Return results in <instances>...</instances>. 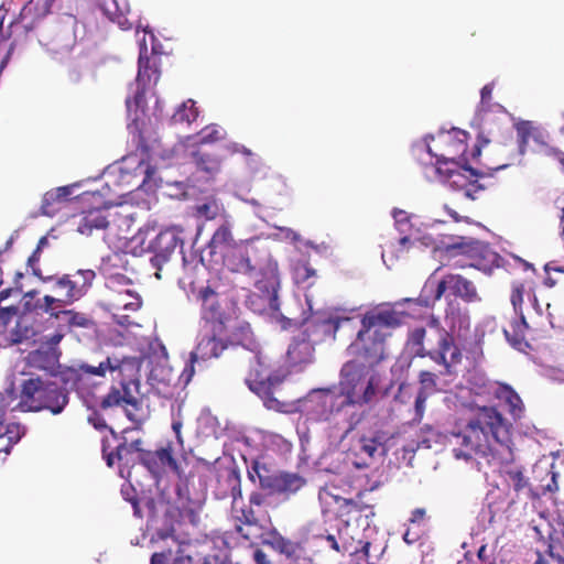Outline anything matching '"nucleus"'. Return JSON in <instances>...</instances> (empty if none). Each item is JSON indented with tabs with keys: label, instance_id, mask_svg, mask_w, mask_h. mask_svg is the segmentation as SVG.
<instances>
[{
	"label": "nucleus",
	"instance_id": "obj_1",
	"mask_svg": "<svg viewBox=\"0 0 564 564\" xmlns=\"http://www.w3.org/2000/svg\"><path fill=\"white\" fill-rule=\"evenodd\" d=\"M449 442L454 457L466 463L513 460L511 424L494 406L479 408L463 427L452 432Z\"/></svg>",
	"mask_w": 564,
	"mask_h": 564
},
{
	"label": "nucleus",
	"instance_id": "obj_2",
	"mask_svg": "<svg viewBox=\"0 0 564 564\" xmlns=\"http://www.w3.org/2000/svg\"><path fill=\"white\" fill-rule=\"evenodd\" d=\"M412 154L425 167L430 181L440 182L470 200L477 199L487 188L484 181L489 175L471 165L481 154L479 143H473L470 150L465 148L458 156L438 154L430 143H414Z\"/></svg>",
	"mask_w": 564,
	"mask_h": 564
},
{
	"label": "nucleus",
	"instance_id": "obj_3",
	"mask_svg": "<svg viewBox=\"0 0 564 564\" xmlns=\"http://www.w3.org/2000/svg\"><path fill=\"white\" fill-rule=\"evenodd\" d=\"M223 258L228 270L252 278L260 299L271 313L280 315L279 268L267 245L259 240L243 241L224 251Z\"/></svg>",
	"mask_w": 564,
	"mask_h": 564
},
{
	"label": "nucleus",
	"instance_id": "obj_4",
	"mask_svg": "<svg viewBox=\"0 0 564 564\" xmlns=\"http://www.w3.org/2000/svg\"><path fill=\"white\" fill-rule=\"evenodd\" d=\"M379 381L376 370L360 360L352 359L343 365L336 386V397L344 411L343 440L364 421L366 412L362 408L376 400Z\"/></svg>",
	"mask_w": 564,
	"mask_h": 564
},
{
	"label": "nucleus",
	"instance_id": "obj_5",
	"mask_svg": "<svg viewBox=\"0 0 564 564\" xmlns=\"http://www.w3.org/2000/svg\"><path fill=\"white\" fill-rule=\"evenodd\" d=\"M8 399L11 400V411L40 412L50 411L52 414H61L69 402L65 388L57 382L30 377L20 384L19 394L13 389H7Z\"/></svg>",
	"mask_w": 564,
	"mask_h": 564
},
{
	"label": "nucleus",
	"instance_id": "obj_6",
	"mask_svg": "<svg viewBox=\"0 0 564 564\" xmlns=\"http://www.w3.org/2000/svg\"><path fill=\"white\" fill-rule=\"evenodd\" d=\"M344 426L340 427V432ZM348 435L341 438L339 434L340 453L345 455L347 465H351L356 469H366L375 463L382 460L389 451V435L384 431H372L362 434Z\"/></svg>",
	"mask_w": 564,
	"mask_h": 564
},
{
	"label": "nucleus",
	"instance_id": "obj_7",
	"mask_svg": "<svg viewBox=\"0 0 564 564\" xmlns=\"http://www.w3.org/2000/svg\"><path fill=\"white\" fill-rule=\"evenodd\" d=\"M248 475L252 481H256V477L258 478L260 487L268 492V496H276L281 501H288L306 485L305 478L296 473H271L258 462H254Z\"/></svg>",
	"mask_w": 564,
	"mask_h": 564
},
{
	"label": "nucleus",
	"instance_id": "obj_8",
	"mask_svg": "<svg viewBox=\"0 0 564 564\" xmlns=\"http://www.w3.org/2000/svg\"><path fill=\"white\" fill-rule=\"evenodd\" d=\"M297 410L313 422H326L335 416L344 420V411L336 397V386L312 389L297 401Z\"/></svg>",
	"mask_w": 564,
	"mask_h": 564
},
{
	"label": "nucleus",
	"instance_id": "obj_9",
	"mask_svg": "<svg viewBox=\"0 0 564 564\" xmlns=\"http://www.w3.org/2000/svg\"><path fill=\"white\" fill-rule=\"evenodd\" d=\"M433 273L425 282L422 292L417 299L420 305L430 306L438 301L444 292L449 289L454 295L464 299L467 302H474L478 299L477 291L473 282L458 274H448L441 281L434 279Z\"/></svg>",
	"mask_w": 564,
	"mask_h": 564
},
{
	"label": "nucleus",
	"instance_id": "obj_10",
	"mask_svg": "<svg viewBox=\"0 0 564 564\" xmlns=\"http://www.w3.org/2000/svg\"><path fill=\"white\" fill-rule=\"evenodd\" d=\"M527 299L529 303L524 307V286L522 284L514 285L511 294V303L513 311L520 321L511 324L513 332L512 336L508 329L503 330L507 340L519 350H521L523 346H527V343L524 341V333L529 328L527 315H530L531 312L536 316L542 315V308L536 296L533 293L528 292Z\"/></svg>",
	"mask_w": 564,
	"mask_h": 564
},
{
	"label": "nucleus",
	"instance_id": "obj_11",
	"mask_svg": "<svg viewBox=\"0 0 564 564\" xmlns=\"http://www.w3.org/2000/svg\"><path fill=\"white\" fill-rule=\"evenodd\" d=\"M389 335L390 333H378L361 325L356 339L348 346L347 352L373 368L384 358V341Z\"/></svg>",
	"mask_w": 564,
	"mask_h": 564
},
{
	"label": "nucleus",
	"instance_id": "obj_12",
	"mask_svg": "<svg viewBox=\"0 0 564 564\" xmlns=\"http://www.w3.org/2000/svg\"><path fill=\"white\" fill-rule=\"evenodd\" d=\"M139 394V380L121 381L119 387H112L108 394L101 400L100 409L108 411L112 408H120L131 422L140 424L142 419L137 414L139 404L137 397Z\"/></svg>",
	"mask_w": 564,
	"mask_h": 564
},
{
	"label": "nucleus",
	"instance_id": "obj_13",
	"mask_svg": "<svg viewBox=\"0 0 564 564\" xmlns=\"http://www.w3.org/2000/svg\"><path fill=\"white\" fill-rule=\"evenodd\" d=\"M124 362L116 357H107L106 360L101 361L98 366H89L83 364L79 368H70L63 375V380L66 384L70 383L72 388L78 392H84L88 380L91 377L104 378L107 371L122 372Z\"/></svg>",
	"mask_w": 564,
	"mask_h": 564
},
{
	"label": "nucleus",
	"instance_id": "obj_14",
	"mask_svg": "<svg viewBox=\"0 0 564 564\" xmlns=\"http://www.w3.org/2000/svg\"><path fill=\"white\" fill-rule=\"evenodd\" d=\"M433 326L437 333V345L435 348L427 350L426 356L444 368L441 375H451L453 368L462 360V351L448 330L438 328L437 322L435 321L433 322Z\"/></svg>",
	"mask_w": 564,
	"mask_h": 564
},
{
	"label": "nucleus",
	"instance_id": "obj_15",
	"mask_svg": "<svg viewBox=\"0 0 564 564\" xmlns=\"http://www.w3.org/2000/svg\"><path fill=\"white\" fill-rule=\"evenodd\" d=\"M63 337L64 334L62 332L45 336V341L37 349L29 352L26 357L28 364L33 368L54 373L59 367L61 351L58 344Z\"/></svg>",
	"mask_w": 564,
	"mask_h": 564
},
{
	"label": "nucleus",
	"instance_id": "obj_16",
	"mask_svg": "<svg viewBox=\"0 0 564 564\" xmlns=\"http://www.w3.org/2000/svg\"><path fill=\"white\" fill-rule=\"evenodd\" d=\"M180 234L181 230L176 227L167 228L160 231L149 245V250L153 253L151 263L158 270L155 272L158 279L161 278L160 270L162 265L170 260L177 247L182 248L183 240Z\"/></svg>",
	"mask_w": 564,
	"mask_h": 564
},
{
	"label": "nucleus",
	"instance_id": "obj_17",
	"mask_svg": "<svg viewBox=\"0 0 564 564\" xmlns=\"http://www.w3.org/2000/svg\"><path fill=\"white\" fill-rule=\"evenodd\" d=\"M226 349L224 341L213 333H205L198 337L195 350L191 352L189 362L185 366L182 377L185 383L189 382L195 373V364L217 358Z\"/></svg>",
	"mask_w": 564,
	"mask_h": 564
},
{
	"label": "nucleus",
	"instance_id": "obj_18",
	"mask_svg": "<svg viewBox=\"0 0 564 564\" xmlns=\"http://www.w3.org/2000/svg\"><path fill=\"white\" fill-rule=\"evenodd\" d=\"M305 301L308 307V313L304 311L302 313L301 318H286L282 315V313L279 311L280 315H275L274 313H271L274 318H281L286 322L289 326L292 324L304 326V325H312L316 328L317 332H319L324 336H335V333L339 328L341 319L338 317H325L323 314L315 312L313 313V304L312 299L308 295H305Z\"/></svg>",
	"mask_w": 564,
	"mask_h": 564
},
{
	"label": "nucleus",
	"instance_id": "obj_19",
	"mask_svg": "<svg viewBox=\"0 0 564 564\" xmlns=\"http://www.w3.org/2000/svg\"><path fill=\"white\" fill-rule=\"evenodd\" d=\"M137 429H124L122 431L121 437H118L117 434L112 429H110V432L115 438L119 440L118 445L116 446L115 452H107L106 443L102 444V455L104 458L107 462V465L111 467L115 463V459H117L120 464L119 474L122 478H129L130 477V470H127V474L124 471V468H129L130 466H133L135 463L139 462V458L142 453H137L133 449L129 448L128 445V434L137 432Z\"/></svg>",
	"mask_w": 564,
	"mask_h": 564
},
{
	"label": "nucleus",
	"instance_id": "obj_20",
	"mask_svg": "<svg viewBox=\"0 0 564 564\" xmlns=\"http://www.w3.org/2000/svg\"><path fill=\"white\" fill-rule=\"evenodd\" d=\"M109 260H111V257H108L107 259L104 258L102 264L100 268L102 273L106 276V286L109 290L117 292L118 295L124 294L126 296L132 299L131 302L122 303L123 311H131V312L138 311L142 305V300H141L140 294L130 288L132 285V281L129 278H127L126 275H123L121 273H111L108 271V269L106 268V262Z\"/></svg>",
	"mask_w": 564,
	"mask_h": 564
},
{
	"label": "nucleus",
	"instance_id": "obj_21",
	"mask_svg": "<svg viewBox=\"0 0 564 564\" xmlns=\"http://www.w3.org/2000/svg\"><path fill=\"white\" fill-rule=\"evenodd\" d=\"M340 524L341 527H338V536L327 534L325 538L329 547L338 553H348L349 555H355L358 558H367L370 543L358 541V545H354V538L347 534L349 524L344 521H341Z\"/></svg>",
	"mask_w": 564,
	"mask_h": 564
},
{
	"label": "nucleus",
	"instance_id": "obj_22",
	"mask_svg": "<svg viewBox=\"0 0 564 564\" xmlns=\"http://www.w3.org/2000/svg\"><path fill=\"white\" fill-rule=\"evenodd\" d=\"M147 86L137 84V90L132 98H127L126 105L129 116L133 115L131 122L128 123V131L133 141L144 140V90Z\"/></svg>",
	"mask_w": 564,
	"mask_h": 564
},
{
	"label": "nucleus",
	"instance_id": "obj_23",
	"mask_svg": "<svg viewBox=\"0 0 564 564\" xmlns=\"http://www.w3.org/2000/svg\"><path fill=\"white\" fill-rule=\"evenodd\" d=\"M12 402L8 399V394L0 393V441H3V445L0 446V453L4 452L7 455L11 452V448L17 444L21 437L25 434V427L21 424H4L6 410L11 409Z\"/></svg>",
	"mask_w": 564,
	"mask_h": 564
},
{
	"label": "nucleus",
	"instance_id": "obj_24",
	"mask_svg": "<svg viewBox=\"0 0 564 564\" xmlns=\"http://www.w3.org/2000/svg\"><path fill=\"white\" fill-rule=\"evenodd\" d=\"M51 282L53 283L51 288L53 294L51 297L63 300V302L55 304L57 308L72 305L84 296V289L79 286V281L72 280L69 275L54 276V280Z\"/></svg>",
	"mask_w": 564,
	"mask_h": 564
},
{
	"label": "nucleus",
	"instance_id": "obj_25",
	"mask_svg": "<svg viewBox=\"0 0 564 564\" xmlns=\"http://www.w3.org/2000/svg\"><path fill=\"white\" fill-rule=\"evenodd\" d=\"M148 383L160 397L171 398L174 393V376L172 369L164 365H155L148 376Z\"/></svg>",
	"mask_w": 564,
	"mask_h": 564
},
{
	"label": "nucleus",
	"instance_id": "obj_26",
	"mask_svg": "<svg viewBox=\"0 0 564 564\" xmlns=\"http://www.w3.org/2000/svg\"><path fill=\"white\" fill-rule=\"evenodd\" d=\"M361 325L378 333H389V328L400 325L398 314L390 308H379L365 314Z\"/></svg>",
	"mask_w": 564,
	"mask_h": 564
},
{
	"label": "nucleus",
	"instance_id": "obj_27",
	"mask_svg": "<svg viewBox=\"0 0 564 564\" xmlns=\"http://www.w3.org/2000/svg\"><path fill=\"white\" fill-rule=\"evenodd\" d=\"M160 78L159 58L148 56V47L143 45L140 47L138 59V75L135 78L137 84L143 86L155 85Z\"/></svg>",
	"mask_w": 564,
	"mask_h": 564
},
{
	"label": "nucleus",
	"instance_id": "obj_28",
	"mask_svg": "<svg viewBox=\"0 0 564 564\" xmlns=\"http://www.w3.org/2000/svg\"><path fill=\"white\" fill-rule=\"evenodd\" d=\"M104 14L123 30H130L134 21L130 18L131 11L128 0H110L101 6Z\"/></svg>",
	"mask_w": 564,
	"mask_h": 564
},
{
	"label": "nucleus",
	"instance_id": "obj_29",
	"mask_svg": "<svg viewBox=\"0 0 564 564\" xmlns=\"http://www.w3.org/2000/svg\"><path fill=\"white\" fill-rule=\"evenodd\" d=\"M79 184L75 183L72 185L61 186L55 189L48 191L44 194L42 200V214L53 217L59 208V205L67 202L68 197L74 193V189Z\"/></svg>",
	"mask_w": 564,
	"mask_h": 564
},
{
	"label": "nucleus",
	"instance_id": "obj_30",
	"mask_svg": "<svg viewBox=\"0 0 564 564\" xmlns=\"http://www.w3.org/2000/svg\"><path fill=\"white\" fill-rule=\"evenodd\" d=\"M444 249L447 252L466 254L470 258L485 257L487 252V246L484 242L462 236L453 238L452 242L444 245Z\"/></svg>",
	"mask_w": 564,
	"mask_h": 564
},
{
	"label": "nucleus",
	"instance_id": "obj_31",
	"mask_svg": "<svg viewBox=\"0 0 564 564\" xmlns=\"http://www.w3.org/2000/svg\"><path fill=\"white\" fill-rule=\"evenodd\" d=\"M39 291L32 290L24 294V307L26 311L35 312L36 314H47L53 318V313L56 312L57 307L55 304L63 302V300L51 297V295H44L37 297Z\"/></svg>",
	"mask_w": 564,
	"mask_h": 564
},
{
	"label": "nucleus",
	"instance_id": "obj_32",
	"mask_svg": "<svg viewBox=\"0 0 564 564\" xmlns=\"http://www.w3.org/2000/svg\"><path fill=\"white\" fill-rule=\"evenodd\" d=\"M106 209L94 208L83 213L78 223L77 231L85 236H90L93 231L106 229L109 225Z\"/></svg>",
	"mask_w": 564,
	"mask_h": 564
},
{
	"label": "nucleus",
	"instance_id": "obj_33",
	"mask_svg": "<svg viewBox=\"0 0 564 564\" xmlns=\"http://www.w3.org/2000/svg\"><path fill=\"white\" fill-rule=\"evenodd\" d=\"M314 347L310 339H294L288 348V358L292 365L308 364L313 359Z\"/></svg>",
	"mask_w": 564,
	"mask_h": 564
},
{
	"label": "nucleus",
	"instance_id": "obj_34",
	"mask_svg": "<svg viewBox=\"0 0 564 564\" xmlns=\"http://www.w3.org/2000/svg\"><path fill=\"white\" fill-rule=\"evenodd\" d=\"M35 336L36 330L32 324L25 317H20L15 326L9 330L7 340L10 345L31 344Z\"/></svg>",
	"mask_w": 564,
	"mask_h": 564
},
{
	"label": "nucleus",
	"instance_id": "obj_35",
	"mask_svg": "<svg viewBox=\"0 0 564 564\" xmlns=\"http://www.w3.org/2000/svg\"><path fill=\"white\" fill-rule=\"evenodd\" d=\"M53 318L58 322L59 328L64 326L69 329L75 327L86 328L91 324L90 318L86 314L66 310V307L57 308L56 312L53 313Z\"/></svg>",
	"mask_w": 564,
	"mask_h": 564
},
{
	"label": "nucleus",
	"instance_id": "obj_36",
	"mask_svg": "<svg viewBox=\"0 0 564 564\" xmlns=\"http://www.w3.org/2000/svg\"><path fill=\"white\" fill-rule=\"evenodd\" d=\"M496 397L506 403L509 408V413L514 420L521 417L523 413V403L518 393L509 386L501 384L496 390Z\"/></svg>",
	"mask_w": 564,
	"mask_h": 564
},
{
	"label": "nucleus",
	"instance_id": "obj_37",
	"mask_svg": "<svg viewBox=\"0 0 564 564\" xmlns=\"http://www.w3.org/2000/svg\"><path fill=\"white\" fill-rule=\"evenodd\" d=\"M513 127L519 141H541L545 137L543 127L535 121L518 119Z\"/></svg>",
	"mask_w": 564,
	"mask_h": 564
},
{
	"label": "nucleus",
	"instance_id": "obj_38",
	"mask_svg": "<svg viewBox=\"0 0 564 564\" xmlns=\"http://www.w3.org/2000/svg\"><path fill=\"white\" fill-rule=\"evenodd\" d=\"M249 388L262 400L269 410L282 411V403L273 395L271 384L263 380L249 382Z\"/></svg>",
	"mask_w": 564,
	"mask_h": 564
},
{
	"label": "nucleus",
	"instance_id": "obj_39",
	"mask_svg": "<svg viewBox=\"0 0 564 564\" xmlns=\"http://www.w3.org/2000/svg\"><path fill=\"white\" fill-rule=\"evenodd\" d=\"M234 152L241 153L245 156L246 163L250 170V173L254 177L265 178L269 174V167L262 163L261 159L252 153L249 149L243 145L236 147Z\"/></svg>",
	"mask_w": 564,
	"mask_h": 564
},
{
	"label": "nucleus",
	"instance_id": "obj_40",
	"mask_svg": "<svg viewBox=\"0 0 564 564\" xmlns=\"http://www.w3.org/2000/svg\"><path fill=\"white\" fill-rule=\"evenodd\" d=\"M198 296L206 318L216 319L220 316V306L217 302V294L209 286L199 290Z\"/></svg>",
	"mask_w": 564,
	"mask_h": 564
},
{
	"label": "nucleus",
	"instance_id": "obj_41",
	"mask_svg": "<svg viewBox=\"0 0 564 564\" xmlns=\"http://www.w3.org/2000/svg\"><path fill=\"white\" fill-rule=\"evenodd\" d=\"M445 324L452 335L457 334L459 336L463 330L469 328L470 322L467 314L452 307L446 312Z\"/></svg>",
	"mask_w": 564,
	"mask_h": 564
},
{
	"label": "nucleus",
	"instance_id": "obj_42",
	"mask_svg": "<svg viewBox=\"0 0 564 564\" xmlns=\"http://www.w3.org/2000/svg\"><path fill=\"white\" fill-rule=\"evenodd\" d=\"M237 519L245 525H237V532L246 540H251L258 531V519L252 509H242Z\"/></svg>",
	"mask_w": 564,
	"mask_h": 564
},
{
	"label": "nucleus",
	"instance_id": "obj_43",
	"mask_svg": "<svg viewBox=\"0 0 564 564\" xmlns=\"http://www.w3.org/2000/svg\"><path fill=\"white\" fill-rule=\"evenodd\" d=\"M198 109L193 99H188L184 101L176 111L171 117V122L174 124L177 123H187L195 121L198 117Z\"/></svg>",
	"mask_w": 564,
	"mask_h": 564
},
{
	"label": "nucleus",
	"instance_id": "obj_44",
	"mask_svg": "<svg viewBox=\"0 0 564 564\" xmlns=\"http://www.w3.org/2000/svg\"><path fill=\"white\" fill-rule=\"evenodd\" d=\"M527 143H502V152L508 154L506 163L495 167V171H501L513 164H520L524 155Z\"/></svg>",
	"mask_w": 564,
	"mask_h": 564
},
{
	"label": "nucleus",
	"instance_id": "obj_45",
	"mask_svg": "<svg viewBox=\"0 0 564 564\" xmlns=\"http://www.w3.org/2000/svg\"><path fill=\"white\" fill-rule=\"evenodd\" d=\"M392 217L394 219L397 230L404 235L399 239V243L400 246L405 247L410 242V237L406 235L411 228L410 216L405 210L394 208L392 210Z\"/></svg>",
	"mask_w": 564,
	"mask_h": 564
},
{
	"label": "nucleus",
	"instance_id": "obj_46",
	"mask_svg": "<svg viewBox=\"0 0 564 564\" xmlns=\"http://www.w3.org/2000/svg\"><path fill=\"white\" fill-rule=\"evenodd\" d=\"M513 489L516 492H527L528 497H532L529 479L524 477L523 471L519 468L512 467L506 470Z\"/></svg>",
	"mask_w": 564,
	"mask_h": 564
},
{
	"label": "nucleus",
	"instance_id": "obj_47",
	"mask_svg": "<svg viewBox=\"0 0 564 564\" xmlns=\"http://www.w3.org/2000/svg\"><path fill=\"white\" fill-rule=\"evenodd\" d=\"M232 240V235L230 227L227 224H223L218 227V229L214 232L209 247L214 250L224 249L228 250L231 246H229Z\"/></svg>",
	"mask_w": 564,
	"mask_h": 564
},
{
	"label": "nucleus",
	"instance_id": "obj_48",
	"mask_svg": "<svg viewBox=\"0 0 564 564\" xmlns=\"http://www.w3.org/2000/svg\"><path fill=\"white\" fill-rule=\"evenodd\" d=\"M425 329L423 327H416L412 329L409 334L408 344L411 347V349L421 357L426 356V351L423 347V340L425 337Z\"/></svg>",
	"mask_w": 564,
	"mask_h": 564
},
{
	"label": "nucleus",
	"instance_id": "obj_49",
	"mask_svg": "<svg viewBox=\"0 0 564 564\" xmlns=\"http://www.w3.org/2000/svg\"><path fill=\"white\" fill-rule=\"evenodd\" d=\"M199 141L214 142L221 141L226 138V131L223 127L212 123L199 131Z\"/></svg>",
	"mask_w": 564,
	"mask_h": 564
},
{
	"label": "nucleus",
	"instance_id": "obj_50",
	"mask_svg": "<svg viewBox=\"0 0 564 564\" xmlns=\"http://www.w3.org/2000/svg\"><path fill=\"white\" fill-rule=\"evenodd\" d=\"M437 376L431 371H421L419 375L420 389L417 392H425L431 395L437 391L436 388Z\"/></svg>",
	"mask_w": 564,
	"mask_h": 564
},
{
	"label": "nucleus",
	"instance_id": "obj_51",
	"mask_svg": "<svg viewBox=\"0 0 564 564\" xmlns=\"http://www.w3.org/2000/svg\"><path fill=\"white\" fill-rule=\"evenodd\" d=\"M220 478L225 480L229 490V495L234 500L241 496L240 477L235 470H226L220 475Z\"/></svg>",
	"mask_w": 564,
	"mask_h": 564
},
{
	"label": "nucleus",
	"instance_id": "obj_52",
	"mask_svg": "<svg viewBox=\"0 0 564 564\" xmlns=\"http://www.w3.org/2000/svg\"><path fill=\"white\" fill-rule=\"evenodd\" d=\"M221 207L218 205L216 200H208L203 204L197 205L196 213L198 217H203L205 219H214L220 213Z\"/></svg>",
	"mask_w": 564,
	"mask_h": 564
},
{
	"label": "nucleus",
	"instance_id": "obj_53",
	"mask_svg": "<svg viewBox=\"0 0 564 564\" xmlns=\"http://www.w3.org/2000/svg\"><path fill=\"white\" fill-rule=\"evenodd\" d=\"M139 463H141L154 476L161 471L156 452L147 451L142 453Z\"/></svg>",
	"mask_w": 564,
	"mask_h": 564
},
{
	"label": "nucleus",
	"instance_id": "obj_54",
	"mask_svg": "<svg viewBox=\"0 0 564 564\" xmlns=\"http://www.w3.org/2000/svg\"><path fill=\"white\" fill-rule=\"evenodd\" d=\"M192 154L195 159L197 166L200 170H203L207 173H214L218 170L219 162L216 159L205 156L204 154H200L196 151H192Z\"/></svg>",
	"mask_w": 564,
	"mask_h": 564
},
{
	"label": "nucleus",
	"instance_id": "obj_55",
	"mask_svg": "<svg viewBox=\"0 0 564 564\" xmlns=\"http://www.w3.org/2000/svg\"><path fill=\"white\" fill-rule=\"evenodd\" d=\"M315 275V270L305 262H299L293 268V276L296 283H303Z\"/></svg>",
	"mask_w": 564,
	"mask_h": 564
},
{
	"label": "nucleus",
	"instance_id": "obj_56",
	"mask_svg": "<svg viewBox=\"0 0 564 564\" xmlns=\"http://www.w3.org/2000/svg\"><path fill=\"white\" fill-rule=\"evenodd\" d=\"M40 253L41 252L39 250H34L33 251V253L28 259V267L32 270V273L35 276H37L42 282L48 283V281H53L54 280V276L53 275L44 276L42 274L41 269L37 267V263L40 261Z\"/></svg>",
	"mask_w": 564,
	"mask_h": 564
},
{
	"label": "nucleus",
	"instance_id": "obj_57",
	"mask_svg": "<svg viewBox=\"0 0 564 564\" xmlns=\"http://www.w3.org/2000/svg\"><path fill=\"white\" fill-rule=\"evenodd\" d=\"M430 395L425 394V392H417L414 401V415L412 421L415 423H420L424 416L426 400Z\"/></svg>",
	"mask_w": 564,
	"mask_h": 564
},
{
	"label": "nucleus",
	"instance_id": "obj_58",
	"mask_svg": "<svg viewBox=\"0 0 564 564\" xmlns=\"http://www.w3.org/2000/svg\"><path fill=\"white\" fill-rule=\"evenodd\" d=\"M171 542L173 545H177V541L174 536V528L169 527L164 529H160L156 531L154 535L151 538V543H158V542Z\"/></svg>",
	"mask_w": 564,
	"mask_h": 564
},
{
	"label": "nucleus",
	"instance_id": "obj_59",
	"mask_svg": "<svg viewBox=\"0 0 564 564\" xmlns=\"http://www.w3.org/2000/svg\"><path fill=\"white\" fill-rule=\"evenodd\" d=\"M95 272L93 270H79L74 276V280L79 281V286L84 289V295L91 286L93 280L95 279Z\"/></svg>",
	"mask_w": 564,
	"mask_h": 564
},
{
	"label": "nucleus",
	"instance_id": "obj_60",
	"mask_svg": "<svg viewBox=\"0 0 564 564\" xmlns=\"http://www.w3.org/2000/svg\"><path fill=\"white\" fill-rule=\"evenodd\" d=\"M87 420L96 430H104L108 427L105 417L97 410H91Z\"/></svg>",
	"mask_w": 564,
	"mask_h": 564
},
{
	"label": "nucleus",
	"instance_id": "obj_61",
	"mask_svg": "<svg viewBox=\"0 0 564 564\" xmlns=\"http://www.w3.org/2000/svg\"><path fill=\"white\" fill-rule=\"evenodd\" d=\"M181 410H182L181 404H177L176 412H175L174 405L172 406V419H173L172 420V430L175 434H180L182 426H183V422L181 419Z\"/></svg>",
	"mask_w": 564,
	"mask_h": 564
},
{
	"label": "nucleus",
	"instance_id": "obj_62",
	"mask_svg": "<svg viewBox=\"0 0 564 564\" xmlns=\"http://www.w3.org/2000/svg\"><path fill=\"white\" fill-rule=\"evenodd\" d=\"M156 454H158V459H159L160 466H162V465L175 466V460L172 457L170 449L162 448L160 451H156Z\"/></svg>",
	"mask_w": 564,
	"mask_h": 564
},
{
	"label": "nucleus",
	"instance_id": "obj_63",
	"mask_svg": "<svg viewBox=\"0 0 564 564\" xmlns=\"http://www.w3.org/2000/svg\"><path fill=\"white\" fill-rule=\"evenodd\" d=\"M446 133L448 134V138L452 141H457V142L466 141L469 137L467 131L458 129V128H451L449 130L446 131Z\"/></svg>",
	"mask_w": 564,
	"mask_h": 564
},
{
	"label": "nucleus",
	"instance_id": "obj_64",
	"mask_svg": "<svg viewBox=\"0 0 564 564\" xmlns=\"http://www.w3.org/2000/svg\"><path fill=\"white\" fill-rule=\"evenodd\" d=\"M426 430L429 432V436L422 438L420 441V443L422 445H424V447L431 448L432 447V442H436L437 441L438 434L431 426H427Z\"/></svg>",
	"mask_w": 564,
	"mask_h": 564
}]
</instances>
